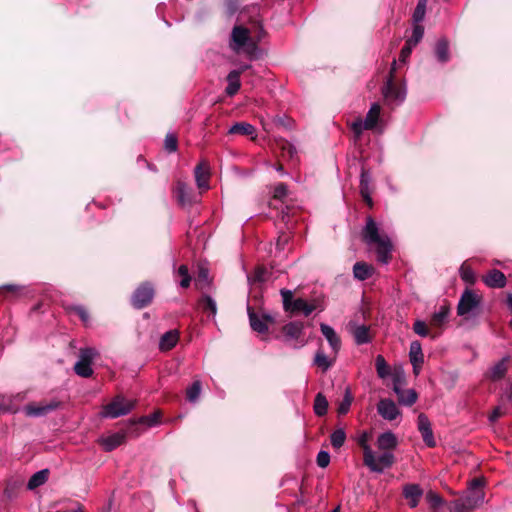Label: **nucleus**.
Masks as SVG:
<instances>
[{
    "label": "nucleus",
    "instance_id": "7ed1b4c3",
    "mask_svg": "<svg viewBox=\"0 0 512 512\" xmlns=\"http://www.w3.org/2000/svg\"><path fill=\"white\" fill-rule=\"evenodd\" d=\"M280 294L282 296L283 309L285 312L291 314L302 313L305 316H309L314 310L319 308L316 301L308 303L302 298L293 299V292L288 289H281Z\"/></svg>",
    "mask_w": 512,
    "mask_h": 512
},
{
    "label": "nucleus",
    "instance_id": "b1692460",
    "mask_svg": "<svg viewBox=\"0 0 512 512\" xmlns=\"http://www.w3.org/2000/svg\"><path fill=\"white\" fill-rule=\"evenodd\" d=\"M398 445L395 434L391 431L381 433L377 438V447L380 451L392 452Z\"/></svg>",
    "mask_w": 512,
    "mask_h": 512
},
{
    "label": "nucleus",
    "instance_id": "c03bdc74",
    "mask_svg": "<svg viewBox=\"0 0 512 512\" xmlns=\"http://www.w3.org/2000/svg\"><path fill=\"white\" fill-rule=\"evenodd\" d=\"M177 197L183 205L190 202V189L184 182L177 183Z\"/></svg>",
    "mask_w": 512,
    "mask_h": 512
},
{
    "label": "nucleus",
    "instance_id": "473e14b6",
    "mask_svg": "<svg viewBox=\"0 0 512 512\" xmlns=\"http://www.w3.org/2000/svg\"><path fill=\"white\" fill-rule=\"evenodd\" d=\"M449 311L448 306H441L438 311L433 313L430 321L431 326H442L448 319Z\"/></svg>",
    "mask_w": 512,
    "mask_h": 512
},
{
    "label": "nucleus",
    "instance_id": "13d9d810",
    "mask_svg": "<svg viewBox=\"0 0 512 512\" xmlns=\"http://www.w3.org/2000/svg\"><path fill=\"white\" fill-rule=\"evenodd\" d=\"M484 485V481L481 478H474L471 480L469 485L470 495H475L477 492H482L481 487Z\"/></svg>",
    "mask_w": 512,
    "mask_h": 512
},
{
    "label": "nucleus",
    "instance_id": "393cba45",
    "mask_svg": "<svg viewBox=\"0 0 512 512\" xmlns=\"http://www.w3.org/2000/svg\"><path fill=\"white\" fill-rule=\"evenodd\" d=\"M179 341V332L176 329L165 332L159 340V349L169 351L173 349Z\"/></svg>",
    "mask_w": 512,
    "mask_h": 512
},
{
    "label": "nucleus",
    "instance_id": "49530a36",
    "mask_svg": "<svg viewBox=\"0 0 512 512\" xmlns=\"http://www.w3.org/2000/svg\"><path fill=\"white\" fill-rule=\"evenodd\" d=\"M369 439H370V434L366 431L362 432L357 439V443L363 451V457H366L369 454L368 452L373 451V449L371 448V446L368 443Z\"/></svg>",
    "mask_w": 512,
    "mask_h": 512
},
{
    "label": "nucleus",
    "instance_id": "5701e85b",
    "mask_svg": "<svg viewBox=\"0 0 512 512\" xmlns=\"http://www.w3.org/2000/svg\"><path fill=\"white\" fill-rule=\"evenodd\" d=\"M483 282L490 288H503L507 281L503 272L492 269L483 277Z\"/></svg>",
    "mask_w": 512,
    "mask_h": 512
},
{
    "label": "nucleus",
    "instance_id": "338daca9",
    "mask_svg": "<svg viewBox=\"0 0 512 512\" xmlns=\"http://www.w3.org/2000/svg\"><path fill=\"white\" fill-rule=\"evenodd\" d=\"M18 408L14 407L10 404L0 403V413L1 412H10V413H17Z\"/></svg>",
    "mask_w": 512,
    "mask_h": 512
},
{
    "label": "nucleus",
    "instance_id": "052dcab7",
    "mask_svg": "<svg viewBox=\"0 0 512 512\" xmlns=\"http://www.w3.org/2000/svg\"><path fill=\"white\" fill-rule=\"evenodd\" d=\"M506 411L501 407V406H497L493 409V411L490 413L489 415V421L490 422H495L497 421L500 417H502L503 415H505Z\"/></svg>",
    "mask_w": 512,
    "mask_h": 512
},
{
    "label": "nucleus",
    "instance_id": "4468645a",
    "mask_svg": "<svg viewBox=\"0 0 512 512\" xmlns=\"http://www.w3.org/2000/svg\"><path fill=\"white\" fill-rule=\"evenodd\" d=\"M247 310L251 328L261 334L267 332L269 323L274 321L273 318L266 314L262 316L257 315L250 306L247 307Z\"/></svg>",
    "mask_w": 512,
    "mask_h": 512
},
{
    "label": "nucleus",
    "instance_id": "5fc2aeb1",
    "mask_svg": "<svg viewBox=\"0 0 512 512\" xmlns=\"http://www.w3.org/2000/svg\"><path fill=\"white\" fill-rule=\"evenodd\" d=\"M288 194L287 185L284 183H278L273 192V198L277 200H283Z\"/></svg>",
    "mask_w": 512,
    "mask_h": 512
},
{
    "label": "nucleus",
    "instance_id": "aec40b11",
    "mask_svg": "<svg viewBox=\"0 0 512 512\" xmlns=\"http://www.w3.org/2000/svg\"><path fill=\"white\" fill-rule=\"evenodd\" d=\"M320 330L325 339L328 341L333 352L337 354L341 348V339L334 328L328 324L321 323Z\"/></svg>",
    "mask_w": 512,
    "mask_h": 512
},
{
    "label": "nucleus",
    "instance_id": "6e6d98bb",
    "mask_svg": "<svg viewBox=\"0 0 512 512\" xmlns=\"http://www.w3.org/2000/svg\"><path fill=\"white\" fill-rule=\"evenodd\" d=\"M351 129L356 135V137H360L363 131L367 130L366 123L362 119L358 118L354 122H352Z\"/></svg>",
    "mask_w": 512,
    "mask_h": 512
},
{
    "label": "nucleus",
    "instance_id": "dca6fc26",
    "mask_svg": "<svg viewBox=\"0 0 512 512\" xmlns=\"http://www.w3.org/2000/svg\"><path fill=\"white\" fill-rule=\"evenodd\" d=\"M423 489L419 484L409 483L402 488L403 497L408 501L410 508H416L423 496Z\"/></svg>",
    "mask_w": 512,
    "mask_h": 512
},
{
    "label": "nucleus",
    "instance_id": "2f4dec72",
    "mask_svg": "<svg viewBox=\"0 0 512 512\" xmlns=\"http://www.w3.org/2000/svg\"><path fill=\"white\" fill-rule=\"evenodd\" d=\"M48 474H49V471L47 469H43V470H40V471H37L36 473H34L28 483H27V488L29 490H33L41 485H43L47 479H48Z\"/></svg>",
    "mask_w": 512,
    "mask_h": 512
},
{
    "label": "nucleus",
    "instance_id": "ea45409f",
    "mask_svg": "<svg viewBox=\"0 0 512 512\" xmlns=\"http://www.w3.org/2000/svg\"><path fill=\"white\" fill-rule=\"evenodd\" d=\"M352 401H353V396L351 393V389L349 387H346L343 399L338 406V413L340 415L347 414L350 409V406L352 404Z\"/></svg>",
    "mask_w": 512,
    "mask_h": 512
},
{
    "label": "nucleus",
    "instance_id": "f8f14e48",
    "mask_svg": "<svg viewBox=\"0 0 512 512\" xmlns=\"http://www.w3.org/2000/svg\"><path fill=\"white\" fill-rule=\"evenodd\" d=\"M154 297V289L151 284H141L133 293L131 302L136 309L148 306Z\"/></svg>",
    "mask_w": 512,
    "mask_h": 512
},
{
    "label": "nucleus",
    "instance_id": "e433bc0d",
    "mask_svg": "<svg viewBox=\"0 0 512 512\" xmlns=\"http://www.w3.org/2000/svg\"><path fill=\"white\" fill-rule=\"evenodd\" d=\"M428 0H418V3L414 9L412 14V22L413 24H420L426 15V7Z\"/></svg>",
    "mask_w": 512,
    "mask_h": 512
},
{
    "label": "nucleus",
    "instance_id": "6ab92c4d",
    "mask_svg": "<svg viewBox=\"0 0 512 512\" xmlns=\"http://www.w3.org/2000/svg\"><path fill=\"white\" fill-rule=\"evenodd\" d=\"M349 330L357 345L367 344L370 343L372 340L369 327L366 325H359L350 322Z\"/></svg>",
    "mask_w": 512,
    "mask_h": 512
},
{
    "label": "nucleus",
    "instance_id": "37998d69",
    "mask_svg": "<svg viewBox=\"0 0 512 512\" xmlns=\"http://www.w3.org/2000/svg\"><path fill=\"white\" fill-rule=\"evenodd\" d=\"M345 440H346V433L342 428L336 429L330 435L331 445L336 449H339L340 447H342L345 443Z\"/></svg>",
    "mask_w": 512,
    "mask_h": 512
},
{
    "label": "nucleus",
    "instance_id": "cd10ccee",
    "mask_svg": "<svg viewBox=\"0 0 512 512\" xmlns=\"http://www.w3.org/2000/svg\"><path fill=\"white\" fill-rule=\"evenodd\" d=\"M374 268L365 262H356L353 266L354 277L358 280H366L373 275Z\"/></svg>",
    "mask_w": 512,
    "mask_h": 512
},
{
    "label": "nucleus",
    "instance_id": "a19ab883",
    "mask_svg": "<svg viewBox=\"0 0 512 512\" xmlns=\"http://www.w3.org/2000/svg\"><path fill=\"white\" fill-rule=\"evenodd\" d=\"M376 371L379 378H386L390 374V367L388 366L385 358L378 355L375 359Z\"/></svg>",
    "mask_w": 512,
    "mask_h": 512
},
{
    "label": "nucleus",
    "instance_id": "9d476101",
    "mask_svg": "<svg viewBox=\"0 0 512 512\" xmlns=\"http://www.w3.org/2000/svg\"><path fill=\"white\" fill-rule=\"evenodd\" d=\"M481 297L471 290H465L457 306V314L466 316L474 313L480 306Z\"/></svg>",
    "mask_w": 512,
    "mask_h": 512
},
{
    "label": "nucleus",
    "instance_id": "423d86ee",
    "mask_svg": "<svg viewBox=\"0 0 512 512\" xmlns=\"http://www.w3.org/2000/svg\"><path fill=\"white\" fill-rule=\"evenodd\" d=\"M396 69V61L394 60L391 66L390 75L382 88V93L386 101L390 104L399 105L404 102L406 98L405 87H398L394 83V72Z\"/></svg>",
    "mask_w": 512,
    "mask_h": 512
},
{
    "label": "nucleus",
    "instance_id": "ddd939ff",
    "mask_svg": "<svg viewBox=\"0 0 512 512\" xmlns=\"http://www.w3.org/2000/svg\"><path fill=\"white\" fill-rule=\"evenodd\" d=\"M484 501V493L477 492L475 495H468L464 499L453 502L451 512H468Z\"/></svg>",
    "mask_w": 512,
    "mask_h": 512
},
{
    "label": "nucleus",
    "instance_id": "a878e982",
    "mask_svg": "<svg viewBox=\"0 0 512 512\" xmlns=\"http://www.w3.org/2000/svg\"><path fill=\"white\" fill-rule=\"evenodd\" d=\"M125 441V435L123 433H114L107 437L100 439V444L103 446L105 451H112Z\"/></svg>",
    "mask_w": 512,
    "mask_h": 512
},
{
    "label": "nucleus",
    "instance_id": "3c124183",
    "mask_svg": "<svg viewBox=\"0 0 512 512\" xmlns=\"http://www.w3.org/2000/svg\"><path fill=\"white\" fill-rule=\"evenodd\" d=\"M413 331L420 337H427L430 335L427 324L422 320H416L414 322Z\"/></svg>",
    "mask_w": 512,
    "mask_h": 512
},
{
    "label": "nucleus",
    "instance_id": "20e7f679",
    "mask_svg": "<svg viewBox=\"0 0 512 512\" xmlns=\"http://www.w3.org/2000/svg\"><path fill=\"white\" fill-rule=\"evenodd\" d=\"M136 402L134 400H127L123 396L118 395L112 399V401L103 407L101 412L104 418H118L129 414L135 407Z\"/></svg>",
    "mask_w": 512,
    "mask_h": 512
},
{
    "label": "nucleus",
    "instance_id": "1a4fd4ad",
    "mask_svg": "<svg viewBox=\"0 0 512 512\" xmlns=\"http://www.w3.org/2000/svg\"><path fill=\"white\" fill-rule=\"evenodd\" d=\"M61 402L53 399L50 401L32 402L24 406L23 411L27 417L39 418L47 416L48 414L60 408Z\"/></svg>",
    "mask_w": 512,
    "mask_h": 512
},
{
    "label": "nucleus",
    "instance_id": "412c9836",
    "mask_svg": "<svg viewBox=\"0 0 512 512\" xmlns=\"http://www.w3.org/2000/svg\"><path fill=\"white\" fill-rule=\"evenodd\" d=\"M371 176L370 173L362 168L361 174H360V194L363 197L364 201L367 203L369 207H372L373 200L371 198Z\"/></svg>",
    "mask_w": 512,
    "mask_h": 512
},
{
    "label": "nucleus",
    "instance_id": "2eb2a0df",
    "mask_svg": "<svg viewBox=\"0 0 512 512\" xmlns=\"http://www.w3.org/2000/svg\"><path fill=\"white\" fill-rule=\"evenodd\" d=\"M418 430L421 433L424 443L428 447H435L436 441L434 439L431 422L429 418L424 414L420 413L418 415Z\"/></svg>",
    "mask_w": 512,
    "mask_h": 512
},
{
    "label": "nucleus",
    "instance_id": "4d7b16f0",
    "mask_svg": "<svg viewBox=\"0 0 512 512\" xmlns=\"http://www.w3.org/2000/svg\"><path fill=\"white\" fill-rule=\"evenodd\" d=\"M317 465L321 468H325L330 463V454L327 451H320L316 459Z\"/></svg>",
    "mask_w": 512,
    "mask_h": 512
},
{
    "label": "nucleus",
    "instance_id": "c756f323",
    "mask_svg": "<svg viewBox=\"0 0 512 512\" xmlns=\"http://www.w3.org/2000/svg\"><path fill=\"white\" fill-rule=\"evenodd\" d=\"M381 107L378 103H373L366 114L364 122L366 123V129L372 130L377 125L380 117Z\"/></svg>",
    "mask_w": 512,
    "mask_h": 512
},
{
    "label": "nucleus",
    "instance_id": "8fccbe9b",
    "mask_svg": "<svg viewBox=\"0 0 512 512\" xmlns=\"http://www.w3.org/2000/svg\"><path fill=\"white\" fill-rule=\"evenodd\" d=\"M164 146L167 152H175L178 147L177 137L172 133H168L165 137Z\"/></svg>",
    "mask_w": 512,
    "mask_h": 512
},
{
    "label": "nucleus",
    "instance_id": "0eeeda50",
    "mask_svg": "<svg viewBox=\"0 0 512 512\" xmlns=\"http://www.w3.org/2000/svg\"><path fill=\"white\" fill-rule=\"evenodd\" d=\"M99 355L97 349L92 347L81 348L79 351V360L74 365L75 373L83 378H89L93 375L92 363Z\"/></svg>",
    "mask_w": 512,
    "mask_h": 512
},
{
    "label": "nucleus",
    "instance_id": "39448f33",
    "mask_svg": "<svg viewBox=\"0 0 512 512\" xmlns=\"http://www.w3.org/2000/svg\"><path fill=\"white\" fill-rule=\"evenodd\" d=\"M366 457H363V464L374 473H383L386 469H389L395 463V456L393 452L382 451L378 456L375 452H368Z\"/></svg>",
    "mask_w": 512,
    "mask_h": 512
},
{
    "label": "nucleus",
    "instance_id": "de8ad7c7",
    "mask_svg": "<svg viewBox=\"0 0 512 512\" xmlns=\"http://www.w3.org/2000/svg\"><path fill=\"white\" fill-rule=\"evenodd\" d=\"M177 274L181 277L179 282L180 286L182 288H188L191 283V276L189 274L188 267L186 265H181L178 268Z\"/></svg>",
    "mask_w": 512,
    "mask_h": 512
},
{
    "label": "nucleus",
    "instance_id": "bb28decb",
    "mask_svg": "<svg viewBox=\"0 0 512 512\" xmlns=\"http://www.w3.org/2000/svg\"><path fill=\"white\" fill-rule=\"evenodd\" d=\"M229 134H240L251 136L252 139L256 138V128L247 122H237L230 127L228 130Z\"/></svg>",
    "mask_w": 512,
    "mask_h": 512
},
{
    "label": "nucleus",
    "instance_id": "7c9ffc66",
    "mask_svg": "<svg viewBox=\"0 0 512 512\" xmlns=\"http://www.w3.org/2000/svg\"><path fill=\"white\" fill-rule=\"evenodd\" d=\"M435 56L441 63H446L449 60V43L445 38L439 39L436 42Z\"/></svg>",
    "mask_w": 512,
    "mask_h": 512
},
{
    "label": "nucleus",
    "instance_id": "864d4df0",
    "mask_svg": "<svg viewBox=\"0 0 512 512\" xmlns=\"http://www.w3.org/2000/svg\"><path fill=\"white\" fill-rule=\"evenodd\" d=\"M426 499L432 508H438L443 504L442 497L433 491L426 494Z\"/></svg>",
    "mask_w": 512,
    "mask_h": 512
},
{
    "label": "nucleus",
    "instance_id": "e2e57ef3",
    "mask_svg": "<svg viewBox=\"0 0 512 512\" xmlns=\"http://www.w3.org/2000/svg\"><path fill=\"white\" fill-rule=\"evenodd\" d=\"M20 287L14 284H7L0 286V294L5 295L7 292L11 294H16L19 291Z\"/></svg>",
    "mask_w": 512,
    "mask_h": 512
},
{
    "label": "nucleus",
    "instance_id": "72a5a7b5",
    "mask_svg": "<svg viewBox=\"0 0 512 512\" xmlns=\"http://www.w3.org/2000/svg\"><path fill=\"white\" fill-rule=\"evenodd\" d=\"M410 362H416L418 364L424 363V355L422 352L421 343L417 340L412 341L409 350Z\"/></svg>",
    "mask_w": 512,
    "mask_h": 512
},
{
    "label": "nucleus",
    "instance_id": "0e129e2a",
    "mask_svg": "<svg viewBox=\"0 0 512 512\" xmlns=\"http://www.w3.org/2000/svg\"><path fill=\"white\" fill-rule=\"evenodd\" d=\"M274 123L276 125H279V126H282L286 129H290L291 128V120L287 117H281V116H277L274 118Z\"/></svg>",
    "mask_w": 512,
    "mask_h": 512
},
{
    "label": "nucleus",
    "instance_id": "69168bd1",
    "mask_svg": "<svg viewBox=\"0 0 512 512\" xmlns=\"http://www.w3.org/2000/svg\"><path fill=\"white\" fill-rule=\"evenodd\" d=\"M74 311L76 312V314L81 318V320L84 323L88 322L89 314H88L87 310L83 306H76L74 308Z\"/></svg>",
    "mask_w": 512,
    "mask_h": 512
},
{
    "label": "nucleus",
    "instance_id": "c9c22d12",
    "mask_svg": "<svg viewBox=\"0 0 512 512\" xmlns=\"http://www.w3.org/2000/svg\"><path fill=\"white\" fill-rule=\"evenodd\" d=\"M313 363L323 372H326L333 365L334 360L328 358L322 350H318L315 354Z\"/></svg>",
    "mask_w": 512,
    "mask_h": 512
},
{
    "label": "nucleus",
    "instance_id": "f3484780",
    "mask_svg": "<svg viewBox=\"0 0 512 512\" xmlns=\"http://www.w3.org/2000/svg\"><path fill=\"white\" fill-rule=\"evenodd\" d=\"M509 361L510 357L504 356L501 360L489 368L488 372L486 373V377L494 382L503 379L508 371Z\"/></svg>",
    "mask_w": 512,
    "mask_h": 512
},
{
    "label": "nucleus",
    "instance_id": "f704fd0d",
    "mask_svg": "<svg viewBox=\"0 0 512 512\" xmlns=\"http://www.w3.org/2000/svg\"><path fill=\"white\" fill-rule=\"evenodd\" d=\"M199 305L201 309L208 313L209 316L211 315L213 318H215L217 314V304L216 301L209 295H204L200 301Z\"/></svg>",
    "mask_w": 512,
    "mask_h": 512
},
{
    "label": "nucleus",
    "instance_id": "a211bd4d",
    "mask_svg": "<svg viewBox=\"0 0 512 512\" xmlns=\"http://www.w3.org/2000/svg\"><path fill=\"white\" fill-rule=\"evenodd\" d=\"M378 413L386 420L393 421L399 415L400 411L391 399H382L377 405Z\"/></svg>",
    "mask_w": 512,
    "mask_h": 512
},
{
    "label": "nucleus",
    "instance_id": "f03ea898",
    "mask_svg": "<svg viewBox=\"0 0 512 512\" xmlns=\"http://www.w3.org/2000/svg\"><path fill=\"white\" fill-rule=\"evenodd\" d=\"M229 47L235 53H245L250 59L258 57V44L251 37L250 30L242 25H235L233 27Z\"/></svg>",
    "mask_w": 512,
    "mask_h": 512
},
{
    "label": "nucleus",
    "instance_id": "9b49d317",
    "mask_svg": "<svg viewBox=\"0 0 512 512\" xmlns=\"http://www.w3.org/2000/svg\"><path fill=\"white\" fill-rule=\"evenodd\" d=\"M404 383V376L395 374L393 376V391L398 397L401 405L412 406L417 401V393L414 389L403 390L401 386Z\"/></svg>",
    "mask_w": 512,
    "mask_h": 512
},
{
    "label": "nucleus",
    "instance_id": "603ef678",
    "mask_svg": "<svg viewBox=\"0 0 512 512\" xmlns=\"http://www.w3.org/2000/svg\"><path fill=\"white\" fill-rule=\"evenodd\" d=\"M459 272H460L461 279L463 281H465L467 283H470V284L474 283V281H475V274H474L473 270L470 267H468V266L463 264L460 267V271Z\"/></svg>",
    "mask_w": 512,
    "mask_h": 512
},
{
    "label": "nucleus",
    "instance_id": "6e6552de",
    "mask_svg": "<svg viewBox=\"0 0 512 512\" xmlns=\"http://www.w3.org/2000/svg\"><path fill=\"white\" fill-rule=\"evenodd\" d=\"M283 340L294 349L303 347L306 341L303 339L304 324L300 321L289 322L282 328Z\"/></svg>",
    "mask_w": 512,
    "mask_h": 512
},
{
    "label": "nucleus",
    "instance_id": "4c0bfd02",
    "mask_svg": "<svg viewBox=\"0 0 512 512\" xmlns=\"http://www.w3.org/2000/svg\"><path fill=\"white\" fill-rule=\"evenodd\" d=\"M328 411V401L322 393H318L314 400V412L317 416H324Z\"/></svg>",
    "mask_w": 512,
    "mask_h": 512
},
{
    "label": "nucleus",
    "instance_id": "09e8293b",
    "mask_svg": "<svg viewBox=\"0 0 512 512\" xmlns=\"http://www.w3.org/2000/svg\"><path fill=\"white\" fill-rule=\"evenodd\" d=\"M268 276L269 272L265 268L258 267L255 269L253 275L249 277V280L262 283L268 280Z\"/></svg>",
    "mask_w": 512,
    "mask_h": 512
},
{
    "label": "nucleus",
    "instance_id": "a18cd8bd",
    "mask_svg": "<svg viewBox=\"0 0 512 512\" xmlns=\"http://www.w3.org/2000/svg\"><path fill=\"white\" fill-rule=\"evenodd\" d=\"M161 416L162 415H161L160 411H155L154 413H152L150 415L140 417L137 420V423L145 424L149 427H153L160 423Z\"/></svg>",
    "mask_w": 512,
    "mask_h": 512
},
{
    "label": "nucleus",
    "instance_id": "c85d7f7f",
    "mask_svg": "<svg viewBox=\"0 0 512 512\" xmlns=\"http://www.w3.org/2000/svg\"><path fill=\"white\" fill-rule=\"evenodd\" d=\"M227 82H228V85L225 89V92L230 97L234 96L235 94H237V92L239 91V89L241 87L240 71L229 72V74L227 76Z\"/></svg>",
    "mask_w": 512,
    "mask_h": 512
},
{
    "label": "nucleus",
    "instance_id": "79ce46f5",
    "mask_svg": "<svg viewBox=\"0 0 512 512\" xmlns=\"http://www.w3.org/2000/svg\"><path fill=\"white\" fill-rule=\"evenodd\" d=\"M423 36L424 27L421 24H413L412 35L406 40V42L415 47L422 40Z\"/></svg>",
    "mask_w": 512,
    "mask_h": 512
},
{
    "label": "nucleus",
    "instance_id": "bf43d9fd",
    "mask_svg": "<svg viewBox=\"0 0 512 512\" xmlns=\"http://www.w3.org/2000/svg\"><path fill=\"white\" fill-rule=\"evenodd\" d=\"M209 282V270L205 267H200L198 271V276L196 279V284L203 283L207 284Z\"/></svg>",
    "mask_w": 512,
    "mask_h": 512
},
{
    "label": "nucleus",
    "instance_id": "774afa93",
    "mask_svg": "<svg viewBox=\"0 0 512 512\" xmlns=\"http://www.w3.org/2000/svg\"><path fill=\"white\" fill-rule=\"evenodd\" d=\"M288 239H289V236L288 235H282V236H279L278 240H277V246L280 248V249H283L285 244L288 242Z\"/></svg>",
    "mask_w": 512,
    "mask_h": 512
},
{
    "label": "nucleus",
    "instance_id": "58836bf2",
    "mask_svg": "<svg viewBox=\"0 0 512 512\" xmlns=\"http://www.w3.org/2000/svg\"><path fill=\"white\" fill-rule=\"evenodd\" d=\"M202 384L200 380H195L190 387L187 388L186 396L189 402L195 403L201 394Z\"/></svg>",
    "mask_w": 512,
    "mask_h": 512
},
{
    "label": "nucleus",
    "instance_id": "4be33fe9",
    "mask_svg": "<svg viewBox=\"0 0 512 512\" xmlns=\"http://www.w3.org/2000/svg\"><path fill=\"white\" fill-rule=\"evenodd\" d=\"M194 174L198 188L207 190L209 188L208 181L210 177L208 164L204 161L199 163L194 169Z\"/></svg>",
    "mask_w": 512,
    "mask_h": 512
},
{
    "label": "nucleus",
    "instance_id": "680f3d73",
    "mask_svg": "<svg viewBox=\"0 0 512 512\" xmlns=\"http://www.w3.org/2000/svg\"><path fill=\"white\" fill-rule=\"evenodd\" d=\"M413 48H414V46L409 45L406 42L405 45L403 46V48L401 49L399 60L401 62H405L406 59L411 55Z\"/></svg>",
    "mask_w": 512,
    "mask_h": 512
},
{
    "label": "nucleus",
    "instance_id": "f257e3e1",
    "mask_svg": "<svg viewBox=\"0 0 512 512\" xmlns=\"http://www.w3.org/2000/svg\"><path fill=\"white\" fill-rule=\"evenodd\" d=\"M362 236L366 244L376 246L378 261L387 264L391 258L392 244L387 236L380 235L379 228L372 217L367 218Z\"/></svg>",
    "mask_w": 512,
    "mask_h": 512
}]
</instances>
